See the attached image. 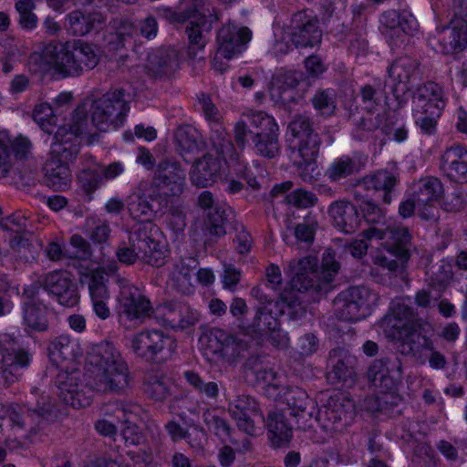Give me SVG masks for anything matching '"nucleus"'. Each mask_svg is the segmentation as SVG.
<instances>
[{
  "mask_svg": "<svg viewBox=\"0 0 467 467\" xmlns=\"http://www.w3.org/2000/svg\"><path fill=\"white\" fill-rule=\"evenodd\" d=\"M87 385L81 384L79 371L61 372L57 378L59 397L65 404L81 409L91 403L92 389L119 393L128 388L130 375L126 361L109 342L91 348L87 357Z\"/></svg>",
  "mask_w": 467,
  "mask_h": 467,
  "instance_id": "1",
  "label": "nucleus"
},
{
  "mask_svg": "<svg viewBox=\"0 0 467 467\" xmlns=\"http://www.w3.org/2000/svg\"><path fill=\"white\" fill-rule=\"evenodd\" d=\"M363 217L370 226L363 232L365 239L379 241L384 251L372 256L373 265L389 273L403 268L410 257V234L405 226L386 219L380 207L371 202L362 204Z\"/></svg>",
  "mask_w": 467,
  "mask_h": 467,
  "instance_id": "2",
  "label": "nucleus"
},
{
  "mask_svg": "<svg viewBox=\"0 0 467 467\" xmlns=\"http://www.w3.org/2000/svg\"><path fill=\"white\" fill-rule=\"evenodd\" d=\"M410 297H400L391 302V314L386 318L387 337L398 342L401 354L420 355L419 348H431L429 337L420 333V324L416 311L410 306Z\"/></svg>",
  "mask_w": 467,
  "mask_h": 467,
  "instance_id": "3",
  "label": "nucleus"
},
{
  "mask_svg": "<svg viewBox=\"0 0 467 467\" xmlns=\"http://www.w3.org/2000/svg\"><path fill=\"white\" fill-rule=\"evenodd\" d=\"M339 269V264L327 251L323 254L322 265L317 266V258L307 255L300 259H292L287 264L285 273L292 275V287L298 292L314 290L327 291Z\"/></svg>",
  "mask_w": 467,
  "mask_h": 467,
  "instance_id": "4",
  "label": "nucleus"
},
{
  "mask_svg": "<svg viewBox=\"0 0 467 467\" xmlns=\"http://www.w3.org/2000/svg\"><path fill=\"white\" fill-rule=\"evenodd\" d=\"M44 55L47 62L63 77L78 76L91 70L99 60L94 47L82 40L50 45Z\"/></svg>",
  "mask_w": 467,
  "mask_h": 467,
  "instance_id": "5",
  "label": "nucleus"
},
{
  "mask_svg": "<svg viewBox=\"0 0 467 467\" xmlns=\"http://www.w3.org/2000/svg\"><path fill=\"white\" fill-rule=\"evenodd\" d=\"M202 0H195L188 4L180 11L167 8L163 10V16L173 24L188 22L186 34L189 38V55L195 57L197 52L203 49L206 45L205 33L212 28V24L216 20L208 9L202 6Z\"/></svg>",
  "mask_w": 467,
  "mask_h": 467,
  "instance_id": "6",
  "label": "nucleus"
},
{
  "mask_svg": "<svg viewBox=\"0 0 467 467\" xmlns=\"http://www.w3.org/2000/svg\"><path fill=\"white\" fill-rule=\"evenodd\" d=\"M88 120L84 107L75 110L72 123L57 129L51 144L49 160L57 161L69 166L79 152L78 136L88 130Z\"/></svg>",
  "mask_w": 467,
  "mask_h": 467,
  "instance_id": "7",
  "label": "nucleus"
},
{
  "mask_svg": "<svg viewBox=\"0 0 467 467\" xmlns=\"http://www.w3.org/2000/svg\"><path fill=\"white\" fill-rule=\"evenodd\" d=\"M123 88L109 90L92 105L91 121L100 131L117 129L124 124L130 110Z\"/></svg>",
  "mask_w": 467,
  "mask_h": 467,
  "instance_id": "8",
  "label": "nucleus"
},
{
  "mask_svg": "<svg viewBox=\"0 0 467 467\" xmlns=\"http://www.w3.org/2000/svg\"><path fill=\"white\" fill-rule=\"evenodd\" d=\"M32 361V354L9 334L0 335V381L9 386L18 381Z\"/></svg>",
  "mask_w": 467,
  "mask_h": 467,
  "instance_id": "9",
  "label": "nucleus"
},
{
  "mask_svg": "<svg viewBox=\"0 0 467 467\" xmlns=\"http://www.w3.org/2000/svg\"><path fill=\"white\" fill-rule=\"evenodd\" d=\"M120 287L119 296V322L127 327L142 324L154 310L150 301L140 290L124 279H119Z\"/></svg>",
  "mask_w": 467,
  "mask_h": 467,
  "instance_id": "10",
  "label": "nucleus"
},
{
  "mask_svg": "<svg viewBox=\"0 0 467 467\" xmlns=\"http://www.w3.org/2000/svg\"><path fill=\"white\" fill-rule=\"evenodd\" d=\"M176 348V341L158 329L143 330L131 339L133 352L150 361L168 358Z\"/></svg>",
  "mask_w": 467,
  "mask_h": 467,
  "instance_id": "11",
  "label": "nucleus"
},
{
  "mask_svg": "<svg viewBox=\"0 0 467 467\" xmlns=\"http://www.w3.org/2000/svg\"><path fill=\"white\" fill-rule=\"evenodd\" d=\"M159 237V229L151 223L140 225L130 233V242L138 250L140 260L155 267L164 265L168 254L165 244Z\"/></svg>",
  "mask_w": 467,
  "mask_h": 467,
  "instance_id": "12",
  "label": "nucleus"
},
{
  "mask_svg": "<svg viewBox=\"0 0 467 467\" xmlns=\"http://www.w3.org/2000/svg\"><path fill=\"white\" fill-rule=\"evenodd\" d=\"M285 32L296 47H313L319 44L322 38L319 19L312 10L294 14Z\"/></svg>",
  "mask_w": 467,
  "mask_h": 467,
  "instance_id": "13",
  "label": "nucleus"
},
{
  "mask_svg": "<svg viewBox=\"0 0 467 467\" xmlns=\"http://www.w3.org/2000/svg\"><path fill=\"white\" fill-rule=\"evenodd\" d=\"M358 96L360 98V105L368 113H376L375 116L368 118H361L357 123V130L353 136L358 140L365 139V134L361 131H372L380 127L383 116L378 111L382 109L385 95L381 83L374 82V84H366L359 89Z\"/></svg>",
  "mask_w": 467,
  "mask_h": 467,
  "instance_id": "14",
  "label": "nucleus"
},
{
  "mask_svg": "<svg viewBox=\"0 0 467 467\" xmlns=\"http://www.w3.org/2000/svg\"><path fill=\"white\" fill-rule=\"evenodd\" d=\"M354 417V404L346 398L330 397L320 409L317 408L313 420L318 421L326 431H341Z\"/></svg>",
  "mask_w": 467,
  "mask_h": 467,
  "instance_id": "15",
  "label": "nucleus"
},
{
  "mask_svg": "<svg viewBox=\"0 0 467 467\" xmlns=\"http://www.w3.org/2000/svg\"><path fill=\"white\" fill-rule=\"evenodd\" d=\"M31 396L35 404L28 401L26 411L18 405H4L5 411L3 419L8 417L13 425L19 429H24L27 426L31 428V424L36 417H44L52 410L53 403L50 397L41 392L38 388L32 389Z\"/></svg>",
  "mask_w": 467,
  "mask_h": 467,
  "instance_id": "16",
  "label": "nucleus"
},
{
  "mask_svg": "<svg viewBox=\"0 0 467 467\" xmlns=\"http://www.w3.org/2000/svg\"><path fill=\"white\" fill-rule=\"evenodd\" d=\"M186 173L181 164L173 160L165 159L159 162L150 188H156L161 196H179L185 186Z\"/></svg>",
  "mask_w": 467,
  "mask_h": 467,
  "instance_id": "17",
  "label": "nucleus"
},
{
  "mask_svg": "<svg viewBox=\"0 0 467 467\" xmlns=\"http://www.w3.org/2000/svg\"><path fill=\"white\" fill-rule=\"evenodd\" d=\"M228 410L238 429L251 436L256 433L255 423L265 421L259 404L248 395L237 396L229 403Z\"/></svg>",
  "mask_w": 467,
  "mask_h": 467,
  "instance_id": "18",
  "label": "nucleus"
},
{
  "mask_svg": "<svg viewBox=\"0 0 467 467\" xmlns=\"http://www.w3.org/2000/svg\"><path fill=\"white\" fill-rule=\"evenodd\" d=\"M168 205L166 197L161 196L156 188L148 190L145 192H134L127 199V208L130 215L141 222H150L157 214H161Z\"/></svg>",
  "mask_w": 467,
  "mask_h": 467,
  "instance_id": "19",
  "label": "nucleus"
},
{
  "mask_svg": "<svg viewBox=\"0 0 467 467\" xmlns=\"http://www.w3.org/2000/svg\"><path fill=\"white\" fill-rule=\"evenodd\" d=\"M44 289L51 295L58 304L72 307L78 303V285L70 273L56 270L47 273L42 281Z\"/></svg>",
  "mask_w": 467,
  "mask_h": 467,
  "instance_id": "20",
  "label": "nucleus"
},
{
  "mask_svg": "<svg viewBox=\"0 0 467 467\" xmlns=\"http://www.w3.org/2000/svg\"><path fill=\"white\" fill-rule=\"evenodd\" d=\"M296 305H300L296 296L291 295L290 298H287L282 295L273 306H260L256 308L251 327L255 332L275 333L279 328L278 317L284 314L285 308L293 309Z\"/></svg>",
  "mask_w": 467,
  "mask_h": 467,
  "instance_id": "21",
  "label": "nucleus"
},
{
  "mask_svg": "<svg viewBox=\"0 0 467 467\" xmlns=\"http://www.w3.org/2000/svg\"><path fill=\"white\" fill-rule=\"evenodd\" d=\"M410 194L418 203V213L423 219L431 217L430 209L440 202L443 194L441 182L435 177L421 178L410 186Z\"/></svg>",
  "mask_w": 467,
  "mask_h": 467,
  "instance_id": "22",
  "label": "nucleus"
},
{
  "mask_svg": "<svg viewBox=\"0 0 467 467\" xmlns=\"http://www.w3.org/2000/svg\"><path fill=\"white\" fill-rule=\"evenodd\" d=\"M278 400L287 405L291 414L297 418L302 427H310L317 412L316 402L307 393L298 387H286L279 396Z\"/></svg>",
  "mask_w": 467,
  "mask_h": 467,
  "instance_id": "23",
  "label": "nucleus"
},
{
  "mask_svg": "<svg viewBox=\"0 0 467 467\" xmlns=\"http://www.w3.org/2000/svg\"><path fill=\"white\" fill-rule=\"evenodd\" d=\"M288 132L291 137L290 142L298 152H304L305 155H313V152L319 151L320 139L312 127V122L308 117L296 116L288 125Z\"/></svg>",
  "mask_w": 467,
  "mask_h": 467,
  "instance_id": "24",
  "label": "nucleus"
},
{
  "mask_svg": "<svg viewBox=\"0 0 467 467\" xmlns=\"http://www.w3.org/2000/svg\"><path fill=\"white\" fill-rule=\"evenodd\" d=\"M368 378L375 386L393 389L402 378L400 359L392 355L374 360L368 368Z\"/></svg>",
  "mask_w": 467,
  "mask_h": 467,
  "instance_id": "25",
  "label": "nucleus"
},
{
  "mask_svg": "<svg viewBox=\"0 0 467 467\" xmlns=\"http://www.w3.org/2000/svg\"><path fill=\"white\" fill-rule=\"evenodd\" d=\"M199 263L193 256L183 257L172 263L168 275V285L182 296L194 293L193 275Z\"/></svg>",
  "mask_w": 467,
  "mask_h": 467,
  "instance_id": "26",
  "label": "nucleus"
},
{
  "mask_svg": "<svg viewBox=\"0 0 467 467\" xmlns=\"http://www.w3.org/2000/svg\"><path fill=\"white\" fill-rule=\"evenodd\" d=\"M252 32L246 26L229 24L223 26L218 32L217 53L225 58H232L241 53L245 45L251 40Z\"/></svg>",
  "mask_w": 467,
  "mask_h": 467,
  "instance_id": "27",
  "label": "nucleus"
},
{
  "mask_svg": "<svg viewBox=\"0 0 467 467\" xmlns=\"http://www.w3.org/2000/svg\"><path fill=\"white\" fill-rule=\"evenodd\" d=\"M198 205L205 213V230L213 237H221L226 234L224 223L226 221L225 209L215 202L213 195L203 191L198 197Z\"/></svg>",
  "mask_w": 467,
  "mask_h": 467,
  "instance_id": "28",
  "label": "nucleus"
},
{
  "mask_svg": "<svg viewBox=\"0 0 467 467\" xmlns=\"http://www.w3.org/2000/svg\"><path fill=\"white\" fill-rule=\"evenodd\" d=\"M327 213L335 227L345 234L354 233L361 223L357 207L347 200L333 202L329 205Z\"/></svg>",
  "mask_w": 467,
  "mask_h": 467,
  "instance_id": "29",
  "label": "nucleus"
},
{
  "mask_svg": "<svg viewBox=\"0 0 467 467\" xmlns=\"http://www.w3.org/2000/svg\"><path fill=\"white\" fill-rule=\"evenodd\" d=\"M441 170L451 181H467V149L462 145L448 148L441 159Z\"/></svg>",
  "mask_w": 467,
  "mask_h": 467,
  "instance_id": "30",
  "label": "nucleus"
},
{
  "mask_svg": "<svg viewBox=\"0 0 467 467\" xmlns=\"http://www.w3.org/2000/svg\"><path fill=\"white\" fill-rule=\"evenodd\" d=\"M355 359L342 348L330 351L328 358L327 379L332 383L343 382L351 385L354 382Z\"/></svg>",
  "mask_w": 467,
  "mask_h": 467,
  "instance_id": "31",
  "label": "nucleus"
},
{
  "mask_svg": "<svg viewBox=\"0 0 467 467\" xmlns=\"http://www.w3.org/2000/svg\"><path fill=\"white\" fill-rule=\"evenodd\" d=\"M398 183L399 178L387 170H379L367 175L359 182L364 190L380 193L382 201L387 204L391 202Z\"/></svg>",
  "mask_w": 467,
  "mask_h": 467,
  "instance_id": "32",
  "label": "nucleus"
},
{
  "mask_svg": "<svg viewBox=\"0 0 467 467\" xmlns=\"http://www.w3.org/2000/svg\"><path fill=\"white\" fill-rule=\"evenodd\" d=\"M67 28L74 36H85L92 30H99L106 22L100 12L84 13L80 10L70 12L67 16Z\"/></svg>",
  "mask_w": 467,
  "mask_h": 467,
  "instance_id": "33",
  "label": "nucleus"
},
{
  "mask_svg": "<svg viewBox=\"0 0 467 467\" xmlns=\"http://www.w3.org/2000/svg\"><path fill=\"white\" fill-rule=\"evenodd\" d=\"M179 67V54L174 48H160L148 57L147 68L157 78L168 77Z\"/></svg>",
  "mask_w": 467,
  "mask_h": 467,
  "instance_id": "34",
  "label": "nucleus"
},
{
  "mask_svg": "<svg viewBox=\"0 0 467 467\" xmlns=\"http://www.w3.org/2000/svg\"><path fill=\"white\" fill-rule=\"evenodd\" d=\"M252 369L256 379L265 384V394L277 400L286 388L285 376L270 366L254 365Z\"/></svg>",
  "mask_w": 467,
  "mask_h": 467,
  "instance_id": "35",
  "label": "nucleus"
},
{
  "mask_svg": "<svg viewBox=\"0 0 467 467\" xmlns=\"http://www.w3.org/2000/svg\"><path fill=\"white\" fill-rule=\"evenodd\" d=\"M265 422L266 423L268 438L274 447H282L288 444L292 439L293 431L283 412H270Z\"/></svg>",
  "mask_w": 467,
  "mask_h": 467,
  "instance_id": "36",
  "label": "nucleus"
},
{
  "mask_svg": "<svg viewBox=\"0 0 467 467\" xmlns=\"http://www.w3.org/2000/svg\"><path fill=\"white\" fill-rule=\"evenodd\" d=\"M446 101L443 88L436 82L428 81L417 88L412 103L414 106H422L427 109L435 107L443 110Z\"/></svg>",
  "mask_w": 467,
  "mask_h": 467,
  "instance_id": "37",
  "label": "nucleus"
},
{
  "mask_svg": "<svg viewBox=\"0 0 467 467\" xmlns=\"http://www.w3.org/2000/svg\"><path fill=\"white\" fill-rule=\"evenodd\" d=\"M441 45L445 54L463 50L467 47V23L451 18L450 25L443 28Z\"/></svg>",
  "mask_w": 467,
  "mask_h": 467,
  "instance_id": "38",
  "label": "nucleus"
},
{
  "mask_svg": "<svg viewBox=\"0 0 467 467\" xmlns=\"http://www.w3.org/2000/svg\"><path fill=\"white\" fill-rule=\"evenodd\" d=\"M419 64L410 57H401L397 58L388 67V77L392 81L394 88L393 93L396 95L398 86H402V90H407V84L416 74Z\"/></svg>",
  "mask_w": 467,
  "mask_h": 467,
  "instance_id": "39",
  "label": "nucleus"
},
{
  "mask_svg": "<svg viewBox=\"0 0 467 467\" xmlns=\"http://www.w3.org/2000/svg\"><path fill=\"white\" fill-rule=\"evenodd\" d=\"M45 183L55 191H66L71 186L69 166L57 161L47 160L43 167Z\"/></svg>",
  "mask_w": 467,
  "mask_h": 467,
  "instance_id": "40",
  "label": "nucleus"
},
{
  "mask_svg": "<svg viewBox=\"0 0 467 467\" xmlns=\"http://www.w3.org/2000/svg\"><path fill=\"white\" fill-rule=\"evenodd\" d=\"M298 79L295 73L287 72L273 78L269 93L275 103L288 104L295 100V88Z\"/></svg>",
  "mask_w": 467,
  "mask_h": 467,
  "instance_id": "41",
  "label": "nucleus"
},
{
  "mask_svg": "<svg viewBox=\"0 0 467 467\" xmlns=\"http://www.w3.org/2000/svg\"><path fill=\"white\" fill-rule=\"evenodd\" d=\"M219 170V161L212 155H205L192 166L190 172L191 182L197 187H207L214 182Z\"/></svg>",
  "mask_w": 467,
  "mask_h": 467,
  "instance_id": "42",
  "label": "nucleus"
},
{
  "mask_svg": "<svg viewBox=\"0 0 467 467\" xmlns=\"http://www.w3.org/2000/svg\"><path fill=\"white\" fill-rule=\"evenodd\" d=\"M171 379L162 372L150 371L144 377V393L153 400H165L171 394Z\"/></svg>",
  "mask_w": 467,
  "mask_h": 467,
  "instance_id": "43",
  "label": "nucleus"
},
{
  "mask_svg": "<svg viewBox=\"0 0 467 467\" xmlns=\"http://www.w3.org/2000/svg\"><path fill=\"white\" fill-rule=\"evenodd\" d=\"M363 164L355 157L342 156L336 159L326 170L325 175L332 182H337L342 179L358 172Z\"/></svg>",
  "mask_w": 467,
  "mask_h": 467,
  "instance_id": "44",
  "label": "nucleus"
},
{
  "mask_svg": "<svg viewBox=\"0 0 467 467\" xmlns=\"http://www.w3.org/2000/svg\"><path fill=\"white\" fill-rule=\"evenodd\" d=\"M178 151L185 161L189 157L195 156L203 148V142L195 130L192 129H180L176 132Z\"/></svg>",
  "mask_w": 467,
  "mask_h": 467,
  "instance_id": "45",
  "label": "nucleus"
},
{
  "mask_svg": "<svg viewBox=\"0 0 467 467\" xmlns=\"http://www.w3.org/2000/svg\"><path fill=\"white\" fill-rule=\"evenodd\" d=\"M442 110L435 107L431 109L423 108L422 106H414L412 109V116L416 126L420 132L425 135H431L436 132L437 122L441 115Z\"/></svg>",
  "mask_w": 467,
  "mask_h": 467,
  "instance_id": "46",
  "label": "nucleus"
},
{
  "mask_svg": "<svg viewBox=\"0 0 467 467\" xmlns=\"http://www.w3.org/2000/svg\"><path fill=\"white\" fill-rule=\"evenodd\" d=\"M24 325L35 331L47 329V307L40 303L28 302L23 306Z\"/></svg>",
  "mask_w": 467,
  "mask_h": 467,
  "instance_id": "47",
  "label": "nucleus"
},
{
  "mask_svg": "<svg viewBox=\"0 0 467 467\" xmlns=\"http://www.w3.org/2000/svg\"><path fill=\"white\" fill-rule=\"evenodd\" d=\"M80 188L88 194L93 193L103 183V176L99 171V164L93 158L78 174Z\"/></svg>",
  "mask_w": 467,
  "mask_h": 467,
  "instance_id": "48",
  "label": "nucleus"
},
{
  "mask_svg": "<svg viewBox=\"0 0 467 467\" xmlns=\"http://www.w3.org/2000/svg\"><path fill=\"white\" fill-rule=\"evenodd\" d=\"M183 377L187 383L192 387L201 397L212 401L217 400L220 389L216 381H205L193 370L185 371Z\"/></svg>",
  "mask_w": 467,
  "mask_h": 467,
  "instance_id": "49",
  "label": "nucleus"
},
{
  "mask_svg": "<svg viewBox=\"0 0 467 467\" xmlns=\"http://www.w3.org/2000/svg\"><path fill=\"white\" fill-rule=\"evenodd\" d=\"M231 334L221 328H212L201 337V342L211 353L223 358Z\"/></svg>",
  "mask_w": 467,
  "mask_h": 467,
  "instance_id": "50",
  "label": "nucleus"
},
{
  "mask_svg": "<svg viewBox=\"0 0 467 467\" xmlns=\"http://www.w3.org/2000/svg\"><path fill=\"white\" fill-rule=\"evenodd\" d=\"M243 117L254 129V133H276L278 125L275 119L264 111L248 110Z\"/></svg>",
  "mask_w": 467,
  "mask_h": 467,
  "instance_id": "51",
  "label": "nucleus"
},
{
  "mask_svg": "<svg viewBox=\"0 0 467 467\" xmlns=\"http://www.w3.org/2000/svg\"><path fill=\"white\" fill-rule=\"evenodd\" d=\"M50 354L54 358L61 360L74 359L78 351V345L76 340L67 335L58 336L54 339L49 348Z\"/></svg>",
  "mask_w": 467,
  "mask_h": 467,
  "instance_id": "52",
  "label": "nucleus"
},
{
  "mask_svg": "<svg viewBox=\"0 0 467 467\" xmlns=\"http://www.w3.org/2000/svg\"><path fill=\"white\" fill-rule=\"evenodd\" d=\"M253 142L257 154L275 158L279 153L278 132L276 133H254Z\"/></svg>",
  "mask_w": 467,
  "mask_h": 467,
  "instance_id": "53",
  "label": "nucleus"
},
{
  "mask_svg": "<svg viewBox=\"0 0 467 467\" xmlns=\"http://www.w3.org/2000/svg\"><path fill=\"white\" fill-rule=\"evenodd\" d=\"M319 151L313 152V155H305L298 152L301 161L296 162L298 176L307 183H314L321 175V171L317 163V157Z\"/></svg>",
  "mask_w": 467,
  "mask_h": 467,
  "instance_id": "54",
  "label": "nucleus"
},
{
  "mask_svg": "<svg viewBox=\"0 0 467 467\" xmlns=\"http://www.w3.org/2000/svg\"><path fill=\"white\" fill-rule=\"evenodd\" d=\"M174 318L171 319V328L184 330L194 326L200 319L197 310L193 309L188 304L182 302Z\"/></svg>",
  "mask_w": 467,
  "mask_h": 467,
  "instance_id": "55",
  "label": "nucleus"
},
{
  "mask_svg": "<svg viewBox=\"0 0 467 467\" xmlns=\"http://www.w3.org/2000/svg\"><path fill=\"white\" fill-rule=\"evenodd\" d=\"M311 102L315 109L323 116L333 115L337 108L335 92L329 88L317 90Z\"/></svg>",
  "mask_w": 467,
  "mask_h": 467,
  "instance_id": "56",
  "label": "nucleus"
},
{
  "mask_svg": "<svg viewBox=\"0 0 467 467\" xmlns=\"http://www.w3.org/2000/svg\"><path fill=\"white\" fill-rule=\"evenodd\" d=\"M107 282L108 278L103 272L95 271L90 275L88 283L90 300L110 299Z\"/></svg>",
  "mask_w": 467,
  "mask_h": 467,
  "instance_id": "57",
  "label": "nucleus"
},
{
  "mask_svg": "<svg viewBox=\"0 0 467 467\" xmlns=\"http://www.w3.org/2000/svg\"><path fill=\"white\" fill-rule=\"evenodd\" d=\"M429 341L431 344V348H427L426 346H420L419 348L420 355L414 354V353H409L404 354L405 356H411L415 358L418 361H420L421 364H424L426 361V358L428 357V353H430L429 356V364L430 366L434 369H442L445 368L447 361L446 358L443 354H441L440 351L435 350L434 345L431 339L429 338Z\"/></svg>",
  "mask_w": 467,
  "mask_h": 467,
  "instance_id": "58",
  "label": "nucleus"
},
{
  "mask_svg": "<svg viewBox=\"0 0 467 467\" xmlns=\"http://www.w3.org/2000/svg\"><path fill=\"white\" fill-rule=\"evenodd\" d=\"M358 306L366 315L368 314L370 308L378 304L379 295L373 290L366 286H352L348 288Z\"/></svg>",
  "mask_w": 467,
  "mask_h": 467,
  "instance_id": "59",
  "label": "nucleus"
},
{
  "mask_svg": "<svg viewBox=\"0 0 467 467\" xmlns=\"http://www.w3.org/2000/svg\"><path fill=\"white\" fill-rule=\"evenodd\" d=\"M203 421L210 431L213 432L222 440L230 438L231 427L225 419L207 410L203 413Z\"/></svg>",
  "mask_w": 467,
  "mask_h": 467,
  "instance_id": "60",
  "label": "nucleus"
},
{
  "mask_svg": "<svg viewBox=\"0 0 467 467\" xmlns=\"http://www.w3.org/2000/svg\"><path fill=\"white\" fill-rule=\"evenodd\" d=\"M16 9L19 14V23L25 29H34L37 25V16L33 13L35 4L33 0H18Z\"/></svg>",
  "mask_w": 467,
  "mask_h": 467,
  "instance_id": "61",
  "label": "nucleus"
},
{
  "mask_svg": "<svg viewBox=\"0 0 467 467\" xmlns=\"http://www.w3.org/2000/svg\"><path fill=\"white\" fill-rule=\"evenodd\" d=\"M197 107L210 124H218L221 121L222 113L209 95L201 93L198 96Z\"/></svg>",
  "mask_w": 467,
  "mask_h": 467,
  "instance_id": "62",
  "label": "nucleus"
},
{
  "mask_svg": "<svg viewBox=\"0 0 467 467\" xmlns=\"http://www.w3.org/2000/svg\"><path fill=\"white\" fill-rule=\"evenodd\" d=\"M33 119L39 126L47 131L51 133V124L54 119V109L46 102L38 103L35 106L32 113Z\"/></svg>",
  "mask_w": 467,
  "mask_h": 467,
  "instance_id": "63",
  "label": "nucleus"
},
{
  "mask_svg": "<svg viewBox=\"0 0 467 467\" xmlns=\"http://www.w3.org/2000/svg\"><path fill=\"white\" fill-rule=\"evenodd\" d=\"M287 202L297 208H309L317 204V195L304 189H297L286 196Z\"/></svg>",
  "mask_w": 467,
  "mask_h": 467,
  "instance_id": "64",
  "label": "nucleus"
}]
</instances>
